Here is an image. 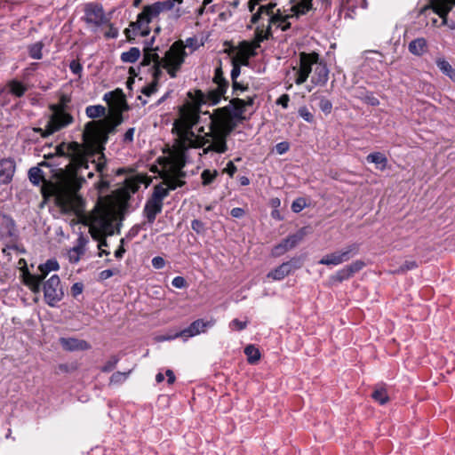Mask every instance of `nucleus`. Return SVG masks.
Returning <instances> with one entry per match:
<instances>
[{"label":"nucleus","mask_w":455,"mask_h":455,"mask_svg":"<svg viewBox=\"0 0 455 455\" xmlns=\"http://www.w3.org/2000/svg\"><path fill=\"white\" fill-rule=\"evenodd\" d=\"M254 51H255L254 45H252V49L248 53L247 56L243 55L241 57H237V58H235L232 60L233 68H232L231 75H230L232 80L237 79V77L239 76L240 72H241L240 64L247 65L248 64V57H249V55L253 56L255 54Z\"/></svg>","instance_id":"26"},{"label":"nucleus","mask_w":455,"mask_h":455,"mask_svg":"<svg viewBox=\"0 0 455 455\" xmlns=\"http://www.w3.org/2000/svg\"><path fill=\"white\" fill-rule=\"evenodd\" d=\"M186 56L184 42L181 40L176 41L165 52L164 57L162 58V68L166 69L171 77H176L178 71L185 61Z\"/></svg>","instance_id":"8"},{"label":"nucleus","mask_w":455,"mask_h":455,"mask_svg":"<svg viewBox=\"0 0 455 455\" xmlns=\"http://www.w3.org/2000/svg\"><path fill=\"white\" fill-rule=\"evenodd\" d=\"M28 178L34 185H39L44 180L43 172L39 167H32L28 171Z\"/></svg>","instance_id":"37"},{"label":"nucleus","mask_w":455,"mask_h":455,"mask_svg":"<svg viewBox=\"0 0 455 455\" xmlns=\"http://www.w3.org/2000/svg\"><path fill=\"white\" fill-rule=\"evenodd\" d=\"M156 7L159 10V12H168L173 9V1L165 0V1H158L155 3Z\"/></svg>","instance_id":"46"},{"label":"nucleus","mask_w":455,"mask_h":455,"mask_svg":"<svg viewBox=\"0 0 455 455\" xmlns=\"http://www.w3.org/2000/svg\"><path fill=\"white\" fill-rule=\"evenodd\" d=\"M78 148L79 145L76 142H73L71 144L62 143L56 147V153L59 156L70 155L72 153H75L78 149Z\"/></svg>","instance_id":"35"},{"label":"nucleus","mask_w":455,"mask_h":455,"mask_svg":"<svg viewBox=\"0 0 455 455\" xmlns=\"http://www.w3.org/2000/svg\"><path fill=\"white\" fill-rule=\"evenodd\" d=\"M213 82L216 84L217 86L228 88V82L225 79L223 76V71L220 67L215 69Z\"/></svg>","instance_id":"41"},{"label":"nucleus","mask_w":455,"mask_h":455,"mask_svg":"<svg viewBox=\"0 0 455 455\" xmlns=\"http://www.w3.org/2000/svg\"><path fill=\"white\" fill-rule=\"evenodd\" d=\"M312 9V0H294V4L291 7V13L284 14L280 9H276L271 22V28H280L282 31L288 30L293 18L298 19L299 16L306 14Z\"/></svg>","instance_id":"7"},{"label":"nucleus","mask_w":455,"mask_h":455,"mask_svg":"<svg viewBox=\"0 0 455 455\" xmlns=\"http://www.w3.org/2000/svg\"><path fill=\"white\" fill-rule=\"evenodd\" d=\"M85 114L87 117L95 119L98 117L104 116L106 114V108L102 105H92L85 108Z\"/></svg>","instance_id":"32"},{"label":"nucleus","mask_w":455,"mask_h":455,"mask_svg":"<svg viewBox=\"0 0 455 455\" xmlns=\"http://www.w3.org/2000/svg\"><path fill=\"white\" fill-rule=\"evenodd\" d=\"M299 116L305 120L307 123H313L314 122V116L313 114L308 110L307 107H301L299 108Z\"/></svg>","instance_id":"49"},{"label":"nucleus","mask_w":455,"mask_h":455,"mask_svg":"<svg viewBox=\"0 0 455 455\" xmlns=\"http://www.w3.org/2000/svg\"><path fill=\"white\" fill-rule=\"evenodd\" d=\"M9 87L11 92L17 97H21L26 92V87L19 81H12Z\"/></svg>","instance_id":"39"},{"label":"nucleus","mask_w":455,"mask_h":455,"mask_svg":"<svg viewBox=\"0 0 455 455\" xmlns=\"http://www.w3.org/2000/svg\"><path fill=\"white\" fill-rule=\"evenodd\" d=\"M363 267L362 261H355L352 264L346 266L339 269L333 276L332 279L337 282H342L350 278L355 273L358 272Z\"/></svg>","instance_id":"23"},{"label":"nucleus","mask_w":455,"mask_h":455,"mask_svg":"<svg viewBox=\"0 0 455 455\" xmlns=\"http://www.w3.org/2000/svg\"><path fill=\"white\" fill-rule=\"evenodd\" d=\"M236 171H237L236 166L234 164V163L232 161H229L227 164V166L225 167L223 172L228 173L230 177H233L234 174L236 172Z\"/></svg>","instance_id":"60"},{"label":"nucleus","mask_w":455,"mask_h":455,"mask_svg":"<svg viewBox=\"0 0 455 455\" xmlns=\"http://www.w3.org/2000/svg\"><path fill=\"white\" fill-rule=\"evenodd\" d=\"M372 398L379 403V404H385L388 401V395L387 394V391L384 388H378L376 389L372 395Z\"/></svg>","instance_id":"42"},{"label":"nucleus","mask_w":455,"mask_h":455,"mask_svg":"<svg viewBox=\"0 0 455 455\" xmlns=\"http://www.w3.org/2000/svg\"><path fill=\"white\" fill-rule=\"evenodd\" d=\"M84 15L82 20L88 25L94 28L109 23L110 18L105 13L103 6L99 3H87L84 7Z\"/></svg>","instance_id":"12"},{"label":"nucleus","mask_w":455,"mask_h":455,"mask_svg":"<svg viewBox=\"0 0 455 455\" xmlns=\"http://www.w3.org/2000/svg\"><path fill=\"white\" fill-rule=\"evenodd\" d=\"M290 97L288 94H283L277 100L276 104L281 105L283 108H288Z\"/></svg>","instance_id":"63"},{"label":"nucleus","mask_w":455,"mask_h":455,"mask_svg":"<svg viewBox=\"0 0 455 455\" xmlns=\"http://www.w3.org/2000/svg\"><path fill=\"white\" fill-rule=\"evenodd\" d=\"M172 284L178 289L185 288L187 285V282L182 276H176L172 279Z\"/></svg>","instance_id":"53"},{"label":"nucleus","mask_w":455,"mask_h":455,"mask_svg":"<svg viewBox=\"0 0 455 455\" xmlns=\"http://www.w3.org/2000/svg\"><path fill=\"white\" fill-rule=\"evenodd\" d=\"M248 325V321L242 322L238 319H234L229 323V328L235 331H242Z\"/></svg>","instance_id":"51"},{"label":"nucleus","mask_w":455,"mask_h":455,"mask_svg":"<svg viewBox=\"0 0 455 455\" xmlns=\"http://www.w3.org/2000/svg\"><path fill=\"white\" fill-rule=\"evenodd\" d=\"M366 160L369 163H372L376 165V168L384 171L387 165V158L386 156L380 152H374L369 154L366 157Z\"/></svg>","instance_id":"29"},{"label":"nucleus","mask_w":455,"mask_h":455,"mask_svg":"<svg viewBox=\"0 0 455 455\" xmlns=\"http://www.w3.org/2000/svg\"><path fill=\"white\" fill-rule=\"evenodd\" d=\"M191 228L194 231H196L197 234L203 233L204 231V223L199 220H194L191 222Z\"/></svg>","instance_id":"55"},{"label":"nucleus","mask_w":455,"mask_h":455,"mask_svg":"<svg viewBox=\"0 0 455 455\" xmlns=\"http://www.w3.org/2000/svg\"><path fill=\"white\" fill-rule=\"evenodd\" d=\"M329 79V68L326 63L320 59L317 60L315 68L313 70V76L311 77V83L315 86H323L327 84Z\"/></svg>","instance_id":"18"},{"label":"nucleus","mask_w":455,"mask_h":455,"mask_svg":"<svg viewBox=\"0 0 455 455\" xmlns=\"http://www.w3.org/2000/svg\"><path fill=\"white\" fill-rule=\"evenodd\" d=\"M70 98L68 96L61 95L57 104L50 106L52 114L45 129L35 128L34 131L45 138L71 124L74 122V118L67 110Z\"/></svg>","instance_id":"5"},{"label":"nucleus","mask_w":455,"mask_h":455,"mask_svg":"<svg viewBox=\"0 0 455 455\" xmlns=\"http://www.w3.org/2000/svg\"><path fill=\"white\" fill-rule=\"evenodd\" d=\"M199 45H197V40L194 37H188L186 39L184 43V49L186 47L191 48L192 50H196L198 48Z\"/></svg>","instance_id":"61"},{"label":"nucleus","mask_w":455,"mask_h":455,"mask_svg":"<svg viewBox=\"0 0 455 455\" xmlns=\"http://www.w3.org/2000/svg\"><path fill=\"white\" fill-rule=\"evenodd\" d=\"M228 88L217 86L215 89L209 91L206 94L203 93L201 91H198V101L199 103H208L211 105H216L220 101L221 98L224 96Z\"/></svg>","instance_id":"20"},{"label":"nucleus","mask_w":455,"mask_h":455,"mask_svg":"<svg viewBox=\"0 0 455 455\" xmlns=\"http://www.w3.org/2000/svg\"><path fill=\"white\" fill-rule=\"evenodd\" d=\"M87 242L88 240L83 235L77 238L76 244L68 251V259L70 263L76 264L79 262L82 255L85 252Z\"/></svg>","instance_id":"22"},{"label":"nucleus","mask_w":455,"mask_h":455,"mask_svg":"<svg viewBox=\"0 0 455 455\" xmlns=\"http://www.w3.org/2000/svg\"><path fill=\"white\" fill-rule=\"evenodd\" d=\"M451 4L446 0H436L434 3V11L443 20V23H446L447 15L451 9Z\"/></svg>","instance_id":"28"},{"label":"nucleus","mask_w":455,"mask_h":455,"mask_svg":"<svg viewBox=\"0 0 455 455\" xmlns=\"http://www.w3.org/2000/svg\"><path fill=\"white\" fill-rule=\"evenodd\" d=\"M306 207H307V202H306V199L303 197L297 198L291 204V210L296 213L301 212Z\"/></svg>","instance_id":"47"},{"label":"nucleus","mask_w":455,"mask_h":455,"mask_svg":"<svg viewBox=\"0 0 455 455\" xmlns=\"http://www.w3.org/2000/svg\"><path fill=\"white\" fill-rule=\"evenodd\" d=\"M418 267V263L415 260H406L402 266L399 267L394 272L395 274H404L409 270H412Z\"/></svg>","instance_id":"43"},{"label":"nucleus","mask_w":455,"mask_h":455,"mask_svg":"<svg viewBox=\"0 0 455 455\" xmlns=\"http://www.w3.org/2000/svg\"><path fill=\"white\" fill-rule=\"evenodd\" d=\"M163 203H158L152 198H149L144 207V214L147 218V222L148 224H153L156 215L162 212Z\"/></svg>","instance_id":"24"},{"label":"nucleus","mask_w":455,"mask_h":455,"mask_svg":"<svg viewBox=\"0 0 455 455\" xmlns=\"http://www.w3.org/2000/svg\"><path fill=\"white\" fill-rule=\"evenodd\" d=\"M98 173L100 180L94 184V188L100 195L105 194L110 186L108 169L104 154L99 156L98 160L89 161L86 157H80L75 161V171L66 180V185L72 192H76L84 182V177L89 179Z\"/></svg>","instance_id":"3"},{"label":"nucleus","mask_w":455,"mask_h":455,"mask_svg":"<svg viewBox=\"0 0 455 455\" xmlns=\"http://www.w3.org/2000/svg\"><path fill=\"white\" fill-rule=\"evenodd\" d=\"M299 67H293L292 69L295 71V84L300 85L304 84L311 72L313 71V66H315L319 58V54L315 52H300L299 53Z\"/></svg>","instance_id":"11"},{"label":"nucleus","mask_w":455,"mask_h":455,"mask_svg":"<svg viewBox=\"0 0 455 455\" xmlns=\"http://www.w3.org/2000/svg\"><path fill=\"white\" fill-rule=\"evenodd\" d=\"M160 14L156 4L145 5L138 15L137 20L132 22L130 27L134 36H147L150 33L149 23Z\"/></svg>","instance_id":"10"},{"label":"nucleus","mask_w":455,"mask_h":455,"mask_svg":"<svg viewBox=\"0 0 455 455\" xmlns=\"http://www.w3.org/2000/svg\"><path fill=\"white\" fill-rule=\"evenodd\" d=\"M287 251L284 250V247L283 245L282 244V243H278L277 245H275L273 250H272V255L274 257H280L281 255H283V253H285Z\"/></svg>","instance_id":"59"},{"label":"nucleus","mask_w":455,"mask_h":455,"mask_svg":"<svg viewBox=\"0 0 455 455\" xmlns=\"http://www.w3.org/2000/svg\"><path fill=\"white\" fill-rule=\"evenodd\" d=\"M244 112V100L239 98L231 100L228 107L216 109L208 116V132H204L203 126L197 130V133L193 132L191 139H195V144H198L195 147L203 148L204 155L225 153L228 150L227 138L235 125L234 119L243 118Z\"/></svg>","instance_id":"2"},{"label":"nucleus","mask_w":455,"mask_h":455,"mask_svg":"<svg viewBox=\"0 0 455 455\" xmlns=\"http://www.w3.org/2000/svg\"><path fill=\"white\" fill-rule=\"evenodd\" d=\"M116 129L108 121H91L85 124L84 136L99 145H104L108 135L115 133Z\"/></svg>","instance_id":"9"},{"label":"nucleus","mask_w":455,"mask_h":455,"mask_svg":"<svg viewBox=\"0 0 455 455\" xmlns=\"http://www.w3.org/2000/svg\"><path fill=\"white\" fill-rule=\"evenodd\" d=\"M244 354L247 356V360L250 363H256L260 358V353L257 347L253 345H248L244 348Z\"/></svg>","instance_id":"36"},{"label":"nucleus","mask_w":455,"mask_h":455,"mask_svg":"<svg viewBox=\"0 0 455 455\" xmlns=\"http://www.w3.org/2000/svg\"><path fill=\"white\" fill-rule=\"evenodd\" d=\"M59 268H60V265H59L58 261L55 259H48L44 264H41L38 267V271H39V274L43 277L45 278L46 275L51 271H57V270H59Z\"/></svg>","instance_id":"31"},{"label":"nucleus","mask_w":455,"mask_h":455,"mask_svg":"<svg viewBox=\"0 0 455 455\" xmlns=\"http://www.w3.org/2000/svg\"><path fill=\"white\" fill-rule=\"evenodd\" d=\"M290 148V145L286 141L279 142L275 145V151L278 155H283Z\"/></svg>","instance_id":"52"},{"label":"nucleus","mask_w":455,"mask_h":455,"mask_svg":"<svg viewBox=\"0 0 455 455\" xmlns=\"http://www.w3.org/2000/svg\"><path fill=\"white\" fill-rule=\"evenodd\" d=\"M301 267V260L299 258H292L291 259L282 263L280 266L268 272L267 278L274 281L283 280L289 275L291 272Z\"/></svg>","instance_id":"15"},{"label":"nucleus","mask_w":455,"mask_h":455,"mask_svg":"<svg viewBox=\"0 0 455 455\" xmlns=\"http://www.w3.org/2000/svg\"><path fill=\"white\" fill-rule=\"evenodd\" d=\"M157 48L146 46L144 48L143 60L141 65L148 66L153 64V76L159 79L162 75V58L156 52Z\"/></svg>","instance_id":"16"},{"label":"nucleus","mask_w":455,"mask_h":455,"mask_svg":"<svg viewBox=\"0 0 455 455\" xmlns=\"http://www.w3.org/2000/svg\"><path fill=\"white\" fill-rule=\"evenodd\" d=\"M435 63L443 74L455 82V69L444 58H437Z\"/></svg>","instance_id":"30"},{"label":"nucleus","mask_w":455,"mask_h":455,"mask_svg":"<svg viewBox=\"0 0 455 455\" xmlns=\"http://www.w3.org/2000/svg\"><path fill=\"white\" fill-rule=\"evenodd\" d=\"M134 132H135V128H133V127L129 128L126 131V132L124 133V135L123 141L124 143H131V142H132L133 141Z\"/></svg>","instance_id":"58"},{"label":"nucleus","mask_w":455,"mask_h":455,"mask_svg":"<svg viewBox=\"0 0 455 455\" xmlns=\"http://www.w3.org/2000/svg\"><path fill=\"white\" fill-rule=\"evenodd\" d=\"M319 108L322 112H323L325 115L331 114L332 110V103L328 99L322 97L319 100Z\"/></svg>","instance_id":"45"},{"label":"nucleus","mask_w":455,"mask_h":455,"mask_svg":"<svg viewBox=\"0 0 455 455\" xmlns=\"http://www.w3.org/2000/svg\"><path fill=\"white\" fill-rule=\"evenodd\" d=\"M44 279L40 274H26L24 275V283L34 292L38 293L41 289V283Z\"/></svg>","instance_id":"27"},{"label":"nucleus","mask_w":455,"mask_h":455,"mask_svg":"<svg viewBox=\"0 0 455 455\" xmlns=\"http://www.w3.org/2000/svg\"><path fill=\"white\" fill-rule=\"evenodd\" d=\"M116 212L108 206L100 207L92 218L90 233L93 239L112 235L115 233Z\"/></svg>","instance_id":"6"},{"label":"nucleus","mask_w":455,"mask_h":455,"mask_svg":"<svg viewBox=\"0 0 455 455\" xmlns=\"http://www.w3.org/2000/svg\"><path fill=\"white\" fill-rule=\"evenodd\" d=\"M303 238V234L297 233L294 235H291L285 239H283L281 243L284 247V250L287 251L294 248Z\"/></svg>","instance_id":"34"},{"label":"nucleus","mask_w":455,"mask_h":455,"mask_svg":"<svg viewBox=\"0 0 455 455\" xmlns=\"http://www.w3.org/2000/svg\"><path fill=\"white\" fill-rule=\"evenodd\" d=\"M358 248L359 246L357 243L349 244L339 251H334L325 255L319 260V264L326 266L340 265L355 256L358 251Z\"/></svg>","instance_id":"14"},{"label":"nucleus","mask_w":455,"mask_h":455,"mask_svg":"<svg viewBox=\"0 0 455 455\" xmlns=\"http://www.w3.org/2000/svg\"><path fill=\"white\" fill-rule=\"evenodd\" d=\"M43 45L44 44L41 42H38V43H36V44L30 45L28 48L29 56L35 60L42 59Z\"/></svg>","instance_id":"38"},{"label":"nucleus","mask_w":455,"mask_h":455,"mask_svg":"<svg viewBox=\"0 0 455 455\" xmlns=\"http://www.w3.org/2000/svg\"><path fill=\"white\" fill-rule=\"evenodd\" d=\"M198 108L191 103L182 105L179 109L178 117L173 122L172 133L175 134L172 148L169 156L164 159L163 166V182L155 186L150 196L153 200L163 203L169 195L170 190H174L185 184L183 179L186 176L183 168L186 164V153L195 147L193 127L199 122Z\"/></svg>","instance_id":"1"},{"label":"nucleus","mask_w":455,"mask_h":455,"mask_svg":"<svg viewBox=\"0 0 455 455\" xmlns=\"http://www.w3.org/2000/svg\"><path fill=\"white\" fill-rule=\"evenodd\" d=\"M60 344L65 350L71 352L84 351L91 347L87 341L76 338H60Z\"/></svg>","instance_id":"21"},{"label":"nucleus","mask_w":455,"mask_h":455,"mask_svg":"<svg viewBox=\"0 0 455 455\" xmlns=\"http://www.w3.org/2000/svg\"><path fill=\"white\" fill-rule=\"evenodd\" d=\"M130 372H131V371H129L127 372L116 371V372L113 373L112 376L110 377V383H112V384L123 383L124 381L126 380Z\"/></svg>","instance_id":"44"},{"label":"nucleus","mask_w":455,"mask_h":455,"mask_svg":"<svg viewBox=\"0 0 455 455\" xmlns=\"http://www.w3.org/2000/svg\"><path fill=\"white\" fill-rule=\"evenodd\" d=\"M44 295L47 305L52 307L63 299L64 292L60 285V279L59 275H52L44 284Z\"/></svg>","instance_id":"13"},{"label":"nucleus","mask_w":455,"mask_h":455,"mask_svg":"<svg viewBox=\"0 0 455 455\" xmlns=\"http://www.w3.org/2000/svg\"><path fill=\"white\" fill-rule=\"evenodd\" d=\"M428 49L427 42L424 37H418L408 44L409 52L414 55L420 57L424 55Z\"/></svg>","instance_id":"25"},{"label":"nucleus","mask_w":455,"mask_h":455,"mask_svg":"<svg viewBox=\"0 0 455 455\" xmlns=\"http://www.w3.org/2000/svg\"><path fill=\"white\" fill-rule=\"evenodd\" d=\"M152 266L156 268V269H162L165 266V260L164 258L160 257V256H156V257H154L152 259Z\"/></svg>","instance_id":"56"},{"label":"nucleus","mask_w":455,"mask_h":455,"mask_svg":"<svg viewBox=\"0 0 455 455\" xmlns=\"http://www.w3.org/2000/svg\"><path fill=\"white\" fill-rule=\"evenodd\" d=\"M119 361V358L116 357V356H112L101 368V371L103 372H109L111 371L112 370L115 369V367L116 366L117 363Z\"/></svg>","instance_id":"50"},{"label":"nucleus","mask_w":455,"mask_h":455,"mask_svg":"<svg viewBox=\"0 0 455 455\" xmlns=\"http://www.w3.org/2000/svg\"><path fill=\"white\" fill-rule=\"evenodd\" d=\"M16 171V164L12 158H4L0 161V186L12 182Z\"/></svg>","instance_id":"19"},{"label":"nucleus","mask_w":455,"mask_h":455,"mask_svg":"<svg viewBox=\"0 0 455 455\" xmlns=\"http://www.w3.org/2000/svg\"><path fill=\"white\" fill-rule=\"evenodd\" d=\"M69 68L72 71V73H74L75 75H78V76H80V74L83 70L82 65L77 60H72L69 63Z\"/></svg>","instance_id":"57"},{"label":"nucleus","mask_w":455,"mask_h":455,"mask_svg":"<svg viewBox=\"0 0 455 455\" xmlns=\"http://www.w3.org/2000/svg\"><path fill=\"white\" fill-rule=\"evenodd\" d=\"M363 100L367 104L371 106L375 107L379 105V100L375 96H373L372 93L368 94Z\"/></svg>","instance_id":"62"},{"label":"nucleus","mask_w":455,"mask_h":455,"mask_svg":"<svg viewBox=\"0 0 455 455\" xmlns=\"http://www.w3.org/2000/svg\"><path fill=\"white\" fill-rule=\"evenodd\" d=\"M215 323L214 320L204 322L202 319L194 321L188 328L184 329L180 332L177 333L174 338L184 337L190 338L204 332L208 327L213 326Z\"/></svg>","instance_id":"17"},{"label":"nucleus","mask_w":455,"mask_h":455,"mask_svg":"<svg viewBox=\"0 0 455 455\" xmlns=\"http://www.w3.org/2000/svg\"><path fill=\"white\" fill-rule=\"evenodd\" d=\"M140 56V51L137 47H132L129 51L121 54V60L125 63H134Z\"/></svg>","instance_id":"33"},{"label":"nucleus","mask_w":455,"mask_h":455,"mask_svg":"<svg viewBox=\"0 0 455 455\" xmlns=\"http://www.w3.org/2000/svg\"><path fill=\"white\" fill-rule=\"evenodd\" d=\"M84 291V284L83 283H75L72 286H71V294L73 297H77L78 295H80Z\"/></svg>","instance_id":"54"},{"label":"nucleus","mask_w":455,"mask_h":455,"mask_svg":"<svg viewBox=\"0 0 455 455\" xmlns=\"http://www.w3.org/2000/svg\"><path fill=\"white\" fill-rule=\"evenodd\" d=\"M217 171L204 170L201 173L202 183L204 186L210 185L217 177Z\"/></svg>","instance_id":"40"},{"label":"nucleus","mask_w":455,"mask_h":455,"mask_svg":"<svg viewBox=\"0 0 455 455\" xmlns=\"http://www.w3.org/2000/svg\"><path fill=\"white\" fill-rule=\"evenodd\" d=\"M230 214L232 217L239 219L245 214V212L243 208L235 207L231 210Z\"/></svg>","instance_id":"64"},{"label":"nucleus","mask_w":455,"mask_h":455,"mask_svg":"<svg viewBox=\"0 0 455 455\" xmlns=\"http://www.w3.org/2000/svg\"><path fill=\"white\" fill-rule=\"evenodd\" d=\"M157 83H158V79H156L154 77V81L151 84L144 86L141 90V92L144 95L149 97L150 95H152L153 93H155L157 91Z\"/></svg>","instance_id":"48"},{"label":"nucleus","mask_w":455,"mask_h":455,"mask_svg":"<svg viewBox=\"0 0 455 455\" xmlns=\"http://www.w3.org/2000/svg\"><path fill=\"white\" fill-rule=\"evenodd\" d=\"M257 10L254 9L251 18V23L257 25L255 28L254 42L251 45H254V49L259 47V44L267 40L271 36V22L276 10L275 3L261 4L259 2Z\"/></svg>","instance_id":"4"}]
</instances>
